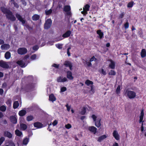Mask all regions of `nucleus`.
Here are the masks:
<instances>
[{
  "mask_svg": "<svg viewBox=\"0 0 146 146\" xmlns=\"http://www.w3.org/2000/svg\"><path fill=\"white\" fill-rule=\"evenodd\" d=\"M1 11L4 14H5L6 18L12 21L16 20L15 17L13 14L12 11L7 8L4 7H1Z\"/></svg>",
  "mask_w": 146,
  "mask_h": 146,
  "instance_id": "f257e3e1",
  "label": "nucleus"
},
{
  "mask_svg": "<svg viewBox=\"0 0 146 146\" xmlns=\"http://www.w3.org/2000/svg\"><path fill=\"white\" fill-rule=\"evenodd\" d=\"M35 88V84L33 83H30L24 86H22L20 89L21 92L24 93L29 92L33 90Z\"/></svg>",
  "mask_w": 146,
  "mask_h": 146,
  "instance_id": "f03ea898",
  "label": "nucleus"
},
{
  "mask_svg": "<svg viewBox=\"0 0 146 146\" xmlns=\"http://www.w3.org/2000/svg\"><path fill=\"white\" fill-rule=\"evenodd\" d=\"M124 95L127 96L130 99H132L135 98L136 96V94L135 92L133 91L129 90L127 89L124 91Z\"/></svg>",
  "mask_w": 146,
  "mask_h": 146,
  "instance_id": "7ed1b4c3",
  "label": "nucleus"
},
{
  "mask_svg": "<svg viewBox=\"0 0 146 146\" xmlns=\"http://www.w3.org/2000/svg\"><path fill=\"white\" fill-rule=\"evenodd\" d=\"M52 21L51 19H47L44 24V28L45 29H49L51 25Z\"/></svg>",
  "mask_w": 146,
  "mask_h": 146,
  "instance_id": "20e7f679",
  "label": "nucleus"
},
{
  "mask_svg": "<svg viewBox=\"0 0 146 146\" xmlns=\"http://www.w3.org/2000/svg\"><path fill=\"white\" fill-rule=\"evenodd\" d=\"M16 63L21 67L23 68L25 67L27 65L28 63L23 60H19L16 62Z\"/></svg>",
  "mask_w": 146,
  "mask_h": 146,
  "instance_id": "39448f33",
  "label": "nucleus"
},
{
  "mask_svg": "<svg viewBox=\"0 0 146 146\" xmlns=\"http://www.w3.org/2000/svg\"><path fill=\"white\" fill-rule=\"evenodd\" d=\"M27 49L25 48H19L17 50L18 53L20 55L25 54L27 53Z\"/></svg>",
  "mask_w": 146,
  "mask_h": 146,
  "instance_id": "423d86ee",
  "label": "nucleus"
},
{
  "mask_svg": "<svg viewBox=\"0 0 146 146\" xmlns=\"http://www.w3.org/2000/svg\"><path fill=\"white\" fill-rule=\"evenodd\" d=\"M15 16L16 18L18 19V20L21 22L23 25L26 23V21L18 13H16Z\"/></svg>",
  "mask_w": 146,
  "mask_h": 146,
  "instance_id": "0eeeda50",
  "label": "nucleus"
},
{
  "mask_svg": "<svg viewBox=\"0 0 146 146\" xmlns=\"http://www.w3.org/2000/svg\"><path fill=\"white\" fill-rule=\"evenodd\" d=\"M15 16L16 18L18 19V20L21 22L23 25L26 23V21L18 13H16Z\"/></svg>",
  "mask_w": 146,
  "mask_h": 146,
  "instance_id": "6e6552de",
  "label": "nucleus"
},
{
  "mask_svg": "<svg viewBox=\"0 0 146 146\" xmlns=\"http://www.w3.org/2000/svg\"><path fill=\"white\" fill-rule=\"evenodd\" d=\"M64 65L66 67H69L70 70H72V64L71 62L68 60H66L64 62Z\"/></svg>",
  "mask_w": 146,
  "mask_h": 146,
  "instance_id": "1a4fd4ad",
  "label": "nucleus"
},
{
  "mask_svg": "<svg viewBox=\"0 0 146 146\" xmlns=\"http://www.w3.org/2000/svg\"><path fill=\"white\" fill-rule=\"evenodd\" d=\"M0 67L4 68H8L9 66L5 62L2 60H0Z\"/></svg>",
  "mask_w": 146,
  "mask_h": 146,
  "instance_id": "9d476101",
  "label": "nucleus"
},
{
  "mask_svg": "<svg viewBox=\"0 0 146 146\" xmlns=\"http://www.w3.org/2000/svg\"><path fill=\"white\" fill-rule=\"evenodd\" d=\"M9 119L11 123L14 124H15L17 123V119L16 116L11 115Z\"/></svg>",
  "mask_w": 146,
  "mask_h": 146,
  "instance_id": "9b49d317",
  "label": "nucleus"
},
{
  "mask_svg": "<svg viewBox=\"0 0 146 146\" xmlns=\"http://www.w3.org/2000/svg\"><path fill=\"white\" fill-rule=\"evenodd\" d=\"M33 125L35 127L37 128H41L43 127V125L40 122H36L34 123Z\"/></svg>",
  "mask_w": 146,
  "mask_h": 146,
  "instance_id": "f8f14e48",
  "label": "nucleus"
},
{
  "mask_svg": "<svg viewBox=\"0 0 146 146\" xmlns=\"http://www.w3.org/2000/svg\"><path fill=\"white\" fill-rule=\"evenodd\" d=\"M109 61L110 62V63L109 65V68L111 69H114L115 66V62L111 59H110Z\"/></svg>",
  "mask_w": 146,
  "mask_h": 146,
  "instance_id": "ddd939ff",
  "label": "nucleus"
},
{
  "mask_svg": "<svg viewBox=\"0 0 146 146\" xmlns=\"http://www.w3.org/2000/svg\"><path fill=\"white\" fill-rule=\"evenodd\" d=\"M67 78L70 80H72L74 77L72 76V73L70 71H68L66 72Z\"/></svg>",
  "mask_w": 146,
  "mask_h": 146,
  "instance_id": "4468645a",
  "label": "nucleus"
},
{
  "mask_svg": "<svg viewBox=\"0 0 146 146\" xmlns=\"http://www.w3.org/2000/svg\"><path fill=\"white\" fill-rule=\"evenodd\" d=\"M112 134L113 136L116 140L118 141L119 139V136L117 131L114 130Z\"/></svg>",
  "mask_w": 146,
  "mask_h": 146,
  "instance_id": "2eb2a0df",
  "label": "nucleus"
},
{
  "mask_svg": "<svg viewBox=\"0 0 146 146\" xmlns=\"http://www.w3.org/2000/svg\"><path fill=\"white\" fill-rule=\"evenodd\" d=\"M10 48V46L8 44H2L1 46V48L2 50H7Z\"/></svg>",
  "mask_w": 146,
  "mask_h": 146,
  "instance_id": "dca6fc26",
  "label": "nucleus"
},
{
  "mask_svg": "<svg viewBox=\"0 0 146 146\" xmlns=\"http://www.w3.org/2000/svg\"><path fill=\"white\" fill-rule=\"evenodd\" d=\"M3 135L5 137H7L9 138H11L12 137V134L8 131H4Z\"/></svg>",
  "mask_w": 146,
  "mask_h": 146,
  "instance_id": "f3484780",
  "label": "nucleus"
},
{
  "mask_svg": "<svg viewBox=\"0 0 146 146\" xmlns=\"http://www.w3.org/2000/svg\"><path fill=\"white\" fill-rule=\"evenodd\" d=\"M101 119V118H98L96 121H94L95 122V125L97 127H99L101 125V124L100 123V121Z\"/></svg>",
  "mask_w": 146,
  "mask_h": 146,
  "instance_id": "a211bd4d",
  "label": "nucleus"
},
{
  "mask_svg": "<svg viewBox=\"0 0 146 146\" xmlns=\"http://www.w3.org/2000/svg\"><path fill=\"white\" fill-rule=\"evenodd\" d=\"M67 81V78L64 77L63 78H62L61 76L58 77L57 79V81L58 82H64Z\"/></svg>",
  "mask_w": 146,
  "mask_h": 146,
  "instance_id": "6ab92c4d",
  "label": "nucleus"
},
{
  "mask_svg": "<svg viewBox=\"0 0 146 146\" xmlns=\"http://www.w3.org/2000/svg\"><path fill=\"white\" fill-rule=\"evenodd\" d=\"M71 33L70 31L68 30L62 35V36L64 38L68 37L70 36Z\"/></svg>",
  "mask_w": 146,
  "mask_h": 146,
  "instance_id": "aec40b11",
  "label": "nucleus"
},
{
  "mask_svg": "<svg viewBox=\"0 0 146 146\" xmlns=\"http://www.w3.org/2000/svg\"><path fill=\"white\" fill-rule=\"evenodd\" d=\"M49 100L52 101V102H53L56 100V98L53 94H51L49 95Z\"/></svg>",
  "mask_w": 146,
  "mask_h": 146,
  "instance_id": "412c9836",
  "label": "nucleus"
},
{
  "mask_svg": "<svg viewBox=\"0 0 146 146\" xmlns=\"http://www.w3.org/2000/svg\"><path fill=\"white\" fill-rule=\"evenodd\" d=\"M20 128L21 130L25 131L27 128V125L24 123L20 122Z\"/></svg>",
  "mask_w": 146,
  "mask_h": 146,
  "instance_id": "4be33fe9",
  "label": "nucleus"
},
{
  "mask_svg": "<svg viewBox=\"0 0 146 146\" xmlns=\"http://www.w3.org/2000/svg\"><path fill=\"white\" fill-rule=\"evenodd\" d=\"M88 129L90 131L93 133L94 134H95L97 132V129L94 126L89 127Z\"/></svg>",
  "mask_w": 146,
  "mask_h": 146,
  "instance_id": "5701e85b",
  "label": "nucleus"
},
{
  "mask_svg": "<svg viewBox=\"0 0 146 146\" xmlns=\"http://www.w3.org/2000/svg\"><path fill=\"white\" fill-rule=\"evenodd\" d=\"M97 33L99 35V38L100 39H101L102 38L104 37V33L102 32L101 30H98L97 31Z\"/></svg>",
  "mask_w": 146,
  "mask_h": 146,
  "instance_id": "b1692460",
  "label": "nucleus"
},
{
  "mask_svg": "<svg viewBox=\"0 0 146 146\" xmlns=\"http://www.w3.org/2000/svg\"><path fill=\"white\" fill-rule=\"evenodd\" d=\"M107 137V136L106 135H104L98 137L97 141L99 142H101L104 139H105Z\"/></svg>",
  "mask_w": 146,
  "mask_h": 146,
  "instance_id": "393cba45",
  "label": "nucleus"
},
{
  "mask_svg": "<svg viewBox=\"0 0 146 146\" xmlns=\"http://www.w3.org/2000/svg\"><path fill=\"white\" fill-rule=\"evenodd\" d=\"M141 57L142 58H144L146 56V50L145 49H142L141 54Z\"/></svg>",
  "mask_w": 146,
  "mask_h": 146,
  "instance_id": "a878e982",
  "label": "nucleus"
},
{
  "mask_svg": "<svg viewBox=\"0 0 146 146\" xmlns=\"http://www.w3.org/2000/svg\"><path fill=\"white\" fill-rule=\"evenodd\" d=\"M27 113L26 111L25 110H21L19 112V115L21 117H22L26 115Z\"/></svg>",
  "mask_w": 146,
  "mask_h": 146,
  "instance_id": "bb28decb",
  "label": "nucleus"
},
{
  "mask_svg": "<svg viewBox=\"0 0 146 146\" xmlns=\"http://www.w3.org/2000/svg\"><path fill=\"white\" fill-rule=\"evenodd\" d=\"M71 8L70 5H65L64 7L63 11L65 12L70 11Z\"/></svg>",
  "mask_w": 146,
  "mask_h": 146,
  "instance_id": "cd10ccee",
  "label": "nucleus"
},
{
  "mask_svg": "<svg viewBox=\"0 0 146 146\" xmlns=\"http://www.w3.org/2000/svg\"><path fill=\"white\" fill-rule=\"evenodd\" d=\"M83 63L85 66H86V64L88 67H90L92 66V63L90 61L87 62L84 59H83Z\"/></svg>",
  "mask_w": 146,
  "mask_h": 146,
  "instance_id": "c85d7f7f",
  "label": "nucleus"
},
{
  "mask_svg": "<svg viewBox=\"0 0 146 146\" xmlns=\"http://www.w3.org/2000/svg\"><path fill=\"white\" fill-rule=\"evenodd\" d=\"M15 133L16 135L19 137H20L23 135L22 132L18 129H17L15 130Z\"/></svg>",
  "mask_w": 146,
  "mask_h": 146,
  "instance_id": "c756f323",
  "label": "nucleus"
},
{
  "mask_svg": "<svg viewBox=\"0 0 146 146\" xmlns=\"http://www.w3.org/2000/svg\"><path fill=\"white\" fill-rule=\"evenodd\" d=\"M40 18V16L37 14H35L32 17V19L33 21H37Z\"/></svg>",
  "mask_w": 146,
  "mask_h": 146,
  "instance_id": "7c9ffc66",
  "label": "nucleus"
},
{
  "mask_svg": "<svg viewBox=\"0 0 146 146\" xmlns=\"http://www.w3.org/2000/svg\"><path fill=\"white\" fill-rule=\"evenodd\" d=\"M85 84L88 86H90V85H93V82L89 80H86L85 82Z\"/></svg>",
  "mask_w": 146,
  "mask_h": 146,
  "instance_id": "2f4dec72",
  "label": "nucleus"
},
{
  "mask_svg": "<svg viewBox=\"0 0 146 146\" xmlns=\"http://www.w3.org/2000/svg\"><path fill=\"white\" fill-rule=\"evenodd\" d=\"M11 57V54L9 51L7 52L5 54V57L6 59H9Z\"/></svg>",
  "mask_w": 146,
  "mask_h": 146,
  "instance_id": "473e14b6",
  "label": "nucleus"
},
{
  "mask_svg": "<svg viewBox=\"0 0 146 146\" xmlns=\"http://www.w3.org/2000/svg\"><path fill=\"white\" fill-rule=\"evenodd\" d=\"M27 80L28 81L30 82V83H33L34 78L32 75L29 76L27 78Z\"/></svg>",
  "mask_w": 146,
  "mask_h": 146,
  "instance_id": "72a5a7b5",
  "label": "nucleus"
},
{
  "mask_svg": "<svg viewBox=\"0 0 146 146\" xmlns=\"http://www.w3.org/2000/svg\"><path fill=\"white\" fill-rule=\"evenodd\" d=\"M19 106V104L18 101H15L13 104V107L14 109L17 108Z\"/></svg>",
  "mask_w": 146,
  "mask_h": 146,
  "instance_id": "f704fd0d",
  "label": "nucleus"
},
{
  "mask_svg": "<svg viewBox=\"0 0 146 146\" xmlns=\"http://www.w3.org/2000/svg\"><path fill=\"white\" fill-rule=\"evenodd\" d=\"M90 7V5L89 4H87L84 6V7L83 8V9L85 10L86 12L87 11L89 10Z\"/></svg>",
  "mask_w": 146,
  "mask_h": 146,
  "instance_id": "c9c22d12",
  "label": "nucleus"
},
{
  "mask_svg": "<svg viewBox=\"0 0 146 146\" xmlns=\"http://www.w3.org/2000/svg\"><path fill=\"white\" fill-rule=\"evenodd\" d=\"M108 74L109 75L114 76L116 75V72L114 70H111L108 72Z\"/></svg>",
  "mask_w": 146,
  "mask_h": 146,
  "instance_id": "e433bc0d",
  "label": "nucleus"
},
{
  "mask_svg": "<svg viewBox=\"0 0 146 146\" xmlns=\"http://www.w3.org/2000/svg\"><path fill=\"white\" fill-rule=\"evenodd\" d=\"M134 4H135V3L133 1H131L128 3L127 7L128 8H131L133 7Z\"/></svg>",
  "mask_w": 146,
  "mask_h": 146,
  "instance_id": "4c0bfd02",
  "label": "nucleus"
},
{
  "mask_svg": "<svg viewBox=\"0 0 146 146\" xmlns=\"http://www.w3.org/2000/svg\"><path fill=\"white\" fill-rule=\"evenodd\" d=\"M29 138L26 137L25 138L23 141V144L24 145H26L29 141Z\"/></svg>",
  "mask_w": 146,
  "mask_h": 146,
  "instance_id": "58836bf2",
  "label": "nucleus"
},
{
  "mask_svg": "<svg viewBox=\"0 0 146 146\" xmlns=\"http://www.w3.org/2000/svg\"><path fill=\"white\" fill-rule=\"evenodd\" d=\"M86 112V108L85 107H83L80 113L82 115H85Z\"/></svg>",
  "mask_w": 146,
  "mask_h": 146,
  "instance_id": "ea45409f",
  "label": "nucleus"
},
{
  "mask_svg": "<svg viewBox=\"0 0 146 146\" xmlns=\"http://www.w3.org/2000/svg\"><path fill=\"white\" fill-rule=\"evenodd\" d=\"M45 12L46 15H49L52 13V10L51 9H50L48 10H46L45 11Z\"/></svg>",
  "mask_w": 146,
  "mask_h": 146,
  "instance_id": "a19ab883",
  "label": "nucleus"
},
{
  "mask_svg": "<svg viewBox=\"0 0 146 146\" xmlns=\"http://www.w3.org/2000/svg\"><path fill=\"white\" fill-rule=\"evenodd\" d=\"M34 119V117L32 115H29L27 117V120L28 121H30Z\"/></svg>",
  "mask_w": 146,
  "mask_h": 146,
  "instance_id": "79ce46f5",
  "label": "nucleus"
},
{
  "mask_svg": "<svg viewBox=\"0 0 146 146\" xmlns=\"http://www.w3.org/2000/svg\"><path fill=\"white\" fill-rule=\"evenodd\" d=\"M6 110V107L5 106H2L0 107V110L2 112L5 111Z\"/></svg>",
  "mask_w": 146,
  "mask_h": 146,
  "instance_id": "37998d69",
  "label": "nucleus"
},
{
  "mask_svg": "<svg viewBox=\"0 0 146 146\" xmlns=\"http://www.w3.org/2000/svg\"><path fill=\"white\" fill-rule=\"evenodd\" d=\"M63 44H55L56 47L59 49H61L62 48Z\"/></svg>",
  "mask_w": 146,
  "mask_h": 146,
  "instance_id": "c03bdc74",
  "label": "nucleus"
},
{
  "mask_svg": "<svg viewBox=\"0 0 146 146\" xmlns=\"http://www.w3.org/2000/svg\"><path fill=\"white\" fill-rule=\"evenodd\" d=\"M24 26H25L28 29L29 31L33 29V27H31L29 25H25L24 24Z\"/></svg>",
  "mask_w": 146,
  "mask_h": 146,
  "instance_id": "a18cd8bd",
  "label": "nucleus"
},
{
  "mask_svg": "<svg viewBox=\"0 0 146 146\" xmlns=\"http://www.w3.org/2000/svg\"><path fill=\"white\" fill-rule=\"evenodd\" d=\"M29 57V56L28 55H27L25 56L24 58L23 59V61H24L25 62H26L27 63V59H28Z\"/></svg>",
  "mask_w": 146,
  "mask_h": 146,
  "instance_id": "49530a36",
  "label": "nucleus"
},
{
  "mask_svg": "<svg viewBox=\"0 0 146 146\" xmlns=\"http://www.w3.org/2000/svg\"><path fill=\"white\" fill-rule=\"evenodd\" d=\"M120 86H118L117 87L116 90V93L117 94H119L120 92Z\"/></svg>",
  "mask_w": 146,
  "mask_h": 146,
  "instance_id": "de8ad7c7",
  "label": "nucleus"
},
{
  "mask_svg": "<svg viewBox=\"0 0 146 146\" xmlns=\"http://www.w3.org/2000/svg\"><path fill=\"white\" fill-rule=\"evenodd\" d=\"M5 139V138L3 137H2L0 138V146L2 144Z\"/></svg>",
  "mask_w": 146,
  "mask_h": 146,
  "instance_id": "09e8293b",
  "label": "nucleus"
},
{
  "mask_svg": "<svg viewBox=\"0 0 146 146\" xmlns=\"http://www.w3.org/2000/svg\"><path fill=\"white\" fill-rule=\"evenodd\" d=\"M124 28H125V29H126L129 28V23L127 21L124 24Z\"/></svg>",
  "mask_w": 146,
  "mask_h": 146,
  "instance_id": "8fccbe9b",
  "label": "nucleus"
},
{
  "mask_svg": "<svg viewBox=\"0 0 146 146\" xmlns=\"http://www.w3.org/2000/svg\"><path fill=\"white\" fill-rule=\"evenodd\" d=\"M97 60V59L94 56H93L90 59V62L93 61H96Z\"/></svg>",
  "mask_w": 146,
  "mask_h": 146,
  "instance_id": "3c124183",
  "label": "nucleus"
},
{
  "mask_svg": "<svg viewBox=\"0 0 146 146\" xmlns=\"http://www.w3.org/2000/svg\"><path fill=\"white\" fill-rule=\"evenodd\" d=\"M39 48V47L38 45H35L33 47V49L34 50L36 51L38 50Z\"/></svg>",
  "mask_w": 146,
  "mask_h": 146,
  "instance_id": "603ef678",
  "label": "nucleus"
},
{
  "mask_svg": "<svg viewBox=\"0 0 146 146\" xmlns=\"http://www.w3.org/2000/svg\"><path fill=\"white\" fill-rule=\"evenodd\" d=\"M36 54H33L31 56V58L32 60H35L36 59Z\"/></svg>",
  "mask_w": 146,
  "mask_h": 146,
  "instance_id": "864d4df0",
  "label": "nucleus"
},
{
  "mask_svg": "<svg viewBox=\"0 0 146 146\" xmlns=\"http://www.w3.org/2000/svg\"><path fill=\"white\" fill-rule=\"evenodd\" d=\"M143 117L139 116V123H143L144 122V121H143Z\"/></svg>",
  "mask_w": 146,
  "mask_h": 146,
  "instance_id": "5fc2aeb1",
  "label": "nucleus"
},
{
  "mask_svg": "<svg viewBox=\"0 0 146 146\" xmlns=\"http://www.w3.org/2000/svg\"><path fill=\"white\" fill-rule=\"evenodd\" d=\"M65 127L66 129H69L72 127V126L70 124L68 123L65 125Z\"/></svg>",
  "mask_w": 146,
  "mask_h": 146,
  "instance_id": "6e6d98bb",
  "label": "nucleus"
},
{
  "mask_svg": "<svg viewBox=\"0 0 146 146\" xmlns=\"http://www.w3.org/2000/svg\"><path fill=\"white\" fill-rule=\"evenodd\" d=\"M6 104L8 106H10L11 104V99H8L6 102Z\"/></svg>",
  "mask_w": 146,
  "mask_h": 146,
  "instance_id": "4d7b16f0",
  "label": "nucleus"
},
{
  "mask_svg": "<svg viewBox=\"0 0 146 146\" xmlns=\"http://www.w3.org/2000/svg\"><path fill=\"white\" fill-rule=\"evenodd\" d=\"M124 12H122L120 14V15H119V19H122L123 18L124 16Z\"/></svg>",
  "mask_w": 146,
  "mask_h": 146,
  "instance_id": "13d9d810",
  "label": "nucleus"
},
{
  "mask_svg": "<svg viewBox=\"0 0 146 146\" xmlns=\"http://www.w3.org/2000/svg\"><path fill=\"white\" fill-rule=\"evenodd\" d=\"M100 72L101 74H102L103 75H106V72L105 71L104 69L103 68L101 69V71Z\"/></svg>",
  "mask_w": 146,
  "mask_h": 146,
  "instance_id": "bf43d9fd",
  "label": "nucleus"
},
{
  "mask_svg": "<svg viewBox=\"0 0 146 146\" xmlns=\"http://www.w3.org/2000/svg\"><path fill=\"white\" fill-rule=\"evenodd\" d=\"M52 66L56 68H58L59 66V64H54L52 65Z\"/></svg>",
  "mask_w": 146,
  "mask_h": 146,
  "instance_id": "052dcab7",
  "label": "nucleus"
},
{
  "mask_svg": "<svg viewBox=\"0 0 146 146\" xmlns=\"http://www.w3.org/2000/svg\"><path fill=\"white\" fill-rule=\"evenodd\" d=\"M92 117L93 119V121H96V120H97L96 118H97V117H96V115H95L94 114H93L92 115Z\"/></svg>",
  "mask_w": 146,
  "mask_h": 146,
  "instance_id": "680f3d73",
  "label": "nucleus"
},
{
  "mask_svg": "<svg viewBox=\"0 0 146 146\" xmlns=\"http://www.w3.org/2000/svg\"><path fill=\"white\" fill-rule=\"evenodd\" d=\"M66 90V87H63L60 89L61 92H63L65 91Z\"/></svg>",
  "mask_w": 146,
  "mask_h": 146,
  "instance_id": "e2e57ef3",
  "label": "nucleus"
},
{
  "mask_svg": "<svg viewBox=\"0 0 146 146\" xmlns=\"http://www.w3.org/2000/svg\"><path fill=\"white\" fill-rule=\"evenodd\" d=\"M14 5V7L16 8L17 9H18L19 7V5L17 3H16L15 2H14V3L13 4Z\"/></svg>",
  "mask_w": 146,
  "mask_h": 146,
  "instance_id": "0e129e2a",
  "label": "nucleus"
},
{
  "mask_svg": "<svg viewBox=\"0 0 146 146\" xmlns=\"http://www.w3.org/2000/svg\"><path fill=\"white\" fill-rule=\"evenodd\" d=\"M71 48L70 47H69L67 48V54L68 56H70V52L69 50Z\"/></svg>",
  "mask_w": 146,
  "mask_h": 146,
  "instance_id": "69168bd1",
  "label": "nucleus"
},
{
  "mask_svg": "<svg viewBox=\"0 0 146 146\" xmlns=\"http://www.w3.org/2000/svg\"><path fill=\"white\" fill-rule=\"evenodd\" d=\"M58 123V121H57L55 120H54L53 122L52 123V124L53 126H55Z\"/></svg>",
  "mask_w": 146,
  "mask_h": 146,
  "instance_id": "338daca9",
  "label": "nucleus"
},
{
  "mask_svg": "<svg viewBox=\"0 0 146 146\" xmlns=\"http://www.w3.org/2000/svg\"><path fill=\"white\" fill-rule=\"evenodd\" d=\"M93 86H94L93 85H90V87H91L90 91L91 92H92L93 93H94V90Z\"/></svg>",
  "mask_w": 146,
  "mask_h": 146,
  "instance_id": "774afa93",
  "label": "nucleus"
}]
</instances>
